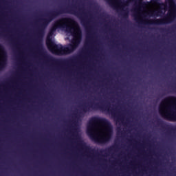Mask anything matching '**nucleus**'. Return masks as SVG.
<instances>
[{
	"label": "nucleus",
	"mask_w": 176,
	"mask_h": 176,
	"mask_svg": "<svg viewBox=\"0 0 176 176\" xmlns=\"http://www.w3.org/2000/svg\"><path fill=\"white\" fill-rule=\"evenodd\" d=\"M78 23L71 19L56 21L47 37V45L54 54H68L80 43Z\"/></svg>",
	"instance_id": "1"
},
{
	"label": "nucleus",
	"mask_w": 176,
	"mask_h": 176,
	"mask_svg": "<svg viewBox=\"0 0 176 176\" xmlns=\"http://www.w3.org/2000/svg\"><path fill=\"white\" fill-rule=\"evenodd\" d=\"M87 133L98 142H105L111 138V126L104 122H94L87 127Z\"/></svg>",
	"instance_id": "2"
},
{
	"label": "nucleus",
	"mask_w": 176,
	"mask_h": 176,
	"mask_svg": "<svg viewBox=\"0 0 176 176\" xmlns=\"http://www.w3.org/2000/svg\"><path fill=\"white\" fill-rule=\"evenodd\" d=\"M143 8L138 10V16L140 20L142 16H162V13H166V6L164 4H159L155 0L151 3H144Z\"/></svg>",
	"instance_id": "3"
},
{
	"label": "nucleus",
	"mask_w": 176,
	"mask_h": 176,
	"mask_svg": "<svg viewBox=\"0 0 176 176\" xmlns=\"http://www.w3.org/2000/svg\"><path fill=\"white\" fill-rule=\"evenodd\" d=\"M160 113L169 120H176V98L164 99L160 106Z\"/></svg>",
	"instance_id": "4"
},
{
	"label": "nucleus",
	"mask_w": 176,
	"mask_h": 176,
	"mask_svg": "<svg viewBox=\"0 0 176 176\" xmlns=\"http://www.w3.org/2000/svg\"><path fill=\"white\" fill-rule=\"evenodd\" d=\"M169 6H170V10L168 11L169 16L175 17V14H176L175 4L171 0L169 1Z\"/></svg>",
	"instance_id": "5"
},
{
	"label": "nucleus",
	"mask_w": 176,
	"mask_h": 176,
	"mask_svg": "<svg viewBox=\"0 0 176 176\" xmlns=\"http://www.w3.org/2000/svg\"><path fill=\"white\" fill-rule=\"evenodd\" d=\"M6 62V55L5 54V51L0 47V68H2L5 65Z\"/></svg>",
	"instance_id": "6"
}]
</instances>
